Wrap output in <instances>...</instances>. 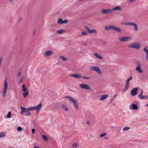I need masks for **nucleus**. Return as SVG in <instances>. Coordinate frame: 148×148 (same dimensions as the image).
Returning <instances> with one entry per match:
<instances>
[{"label":"nucleus","mask_w":148,"mask_h":148,"mask_svg":"<svg viewBox=\"0 0 148 148\" xmlns=\"http://www.w3.org/2000/svg\"><path fill=\"white\" fill-rule=\"evenodd\" d=\"M105 29L107 31L112 29L115 31H117L119 33L121 32V28L118 27H116L113 25H110L108 26H105Z\"/></svg>","instance_id":"nucleus-1"},{"label":"nucleus","mask_w":148,"mask_h":148,"mask_svg":"<svg viewBox=\"0 0 148 148\" xmlns=\"http://www.w3.org/2000/svg\"><path fill=\"white\" fill-rule=\"evenodd\" d=\"M21 110L20 114L23 115L29 116L30 115V112L29 111L28 108L21 106L20 108Z\"/></svg>","instance_id":"nucleus-2"},{"label":"nucleus","mask_w":148,"mask_h":148,"mask_svg":"<svg viewBox=\"0 0 148 148\" xmlns=\"http://www.w3.org/2000/svg\"><path fill=\"white\" fill-rule=\"evenodd\" d=\"M127 47L129 48H134L138 50L140 48V45L139 43L137 42L130 44L128 45Z\"/></svg>","instance_id":"nucleus-3"},{"label":"nucleus","mask_w":148,"mask_h":148,"mask_svg":"<svg viewBox=\"0 0 148 148\" xmlns=\"http://www.w3.org/2000/svg\"><path fill=\"white\" fill-rule=\"evenodd\" d=\"M135 65L137 66L136 68V71H138L139 73H143V71L141 68V63L138 61H135Z\"/></svg>","instance_id":"nucleus-4"},{"label":"nucleus","mask_w":148,"mask_h":148,"mask_svg":"<svg viewBox=\"0 0 148 148\" xmlns=\"http://www.w3.org/2000/svg\"><path fill=\"white\" fill-rule=\"evenodd\" d=\"M121 24L123 25H131L134 26L135 31H137L138 30V26L137 24L131 22H123Z\"/></svg>","instance_id":"nucleus-5"},{"label":"nucleus","mask_w":148,"mask_h":148,"mask_svg":"<svg viewBox=\"0 0 148 148\" xmlns=\"http://www.w3.org/2000/svg\"><path fill=\"white\" fill-rule=\"evenodd\" d=\"M65 98H68L70 101L72 102L74 107L77 109L78 108V104L77 101L75 99L72 98L69 96H67Z\"/></svg>","instance_id":"nucleus-6"},{"label":"nucleus","mask_w":148,"mask_h":148,"mask_svg":"<svg viewBox=\"0 0 148 148\" xmlns=\"http://www.w3.org/2000/svg\"><path fill=\"white\" fill-rule=\"evenodd\" d=\"M8 87V83L7 82V79H5L4 82V88L2 94V96L3 97H5L6 96Z\"/></svg>","instance_id":"nucleus-7"},{"label":"nucleus","mask_w":148,"mask_h":148,"mask_svg":"<svg viewBox=\"0 0 148 148\" xmlns=\"http://www.w3.org/2000/svg\"><path fill=\"white\" fill-rule=\"evenodd\" d=\"M89 69L92 71H96L98 73L101 74L102 72L99 68L97 66H91Z\"/></svg>","instance_id":"nucleus-8"},{"label":"nucleus","mask_w":148,"mask_h":148,"mask_svg":"<svg viewBox=\"0 0 148 148\" xmlns=\"http://www.w3.org/2000/svg\"><path fill=\"white\" fill-rule=\"evenodd\" d=\"M132 79V77L131 76L127 80L125 87L123 90V92H125L128 89L129 86V82Z\"/></svg>","instance_id":"nucleus-9"},{"label":"nucleus","mask_w":148,"mask_h":148,"mask_svg":"<svg viewBox=\"0 0 148 148\" xmlns=\"http://www.w3.org/2000/svg\"><path fill=\"white\" fill-rule=\"evenodd\" d=\"M132 38L130 36H124L119 38V40L121 42H125L130 40Z\"/></svg>","instance_id":"nucleus-10"},{"label":"nucleus","mask_w":148,"mask_h":148,"mask_svg":"<svg viewBox=\"0 0 148 148\" xmlns=\"http://www.w3.org/2000/svg\"><path fill=\"white\" fill-rule=\"evenodd\" d=\"M85 28L89 34H91L93 33L95 34H97V31L95 29L90 30V28L87 26H85Z\"/></svg>","instance_id":"nucleus-11"},{"label":"nucleus","mask_w":148,"mask_h":148,"mask_svg":"<svg viewBox=\"0 0 148 148\" xmlns=\"http://www.w3.org/2000/svg\"><path fill=\"white\" fill-rule=\"evenodd\" d=\"M79 87L83 89H86V90H90L91 89V87L90 86L86 84H79Z\"/></svg>","instance_id":"nucleus-12"},{"label":"nucleus","mask_w":148,"mask_h":148,"mask_svg":"<svg viewBox=\"0 0 148 148\" xmlns=\"http://www.w3.org/2000/svg\"><path fill=\"white\" fill-rule=\"evenodd\" d=\"M101 11L102 13L104 14H111L112 13V10L110 9H103L101 10Z\"/></svg>","instance_id":"nucleus-13"},{"label":"nucleus","mask_w":148,"mask_h":148,"mask_svg":"<svg viewBox=\"0 0 148 148\" xmlns=\"http://www.w3.org/2000/svg\"><path fill=\"white\" fill-rule=\"evenodd\" d=\"M138 88H134L131 91V94L132 96H136L138 92Z\"/></svg>","instance_id":"nucleus-14"},{"label":"nucleus","mask_w":148,"mask_h":148,"mask_svg":"<svg viewBox=\"0 0 148 148\" xmlns=\"http://www.w3.org/2000/svg\"><path fill=\"white\" fill-rule=\"evenodd\" d=\"M68 22V21L66 19L64 20H62V19L60 18L58 19V23L62 24L63 23H67Z\"/></svg>","instance_id":"nucleus-15"},{"label":"nucleus","mask_w":148,"mask_h":148,"mask_svg":"<svg viewBox=\"0 0 148 148\" xmlns=\"http://www.w3.org/2000/svg\"><path fill=\"white\" fill-rule=\"evenodd\" d=\"M147 48V46L145 47L143 49V51L146 54L145 58L146 60L148 61V49Z\"/></svg>","instance_id":"nucleus-16"},{"label":"nucleus","mask_w":148,"mask_h":148,"mask_svg":"<svg viewBox=\"0 0 148 148\" xmlns=\"http://www.w3.org/2000/svg\"><path fill=\"white\" fill-rule=\"evenodd\" d=\"M53 53L52 51H45L44 53V56H51Z\"/></svg>","instance_id":"nucleus-17"},{"label":"nucleus","mask_w":148,"mask_h":148,"mask_svg":"<svg viewBox=\"0 0 148 148\" xmlns=\"http://www.w3.org/2000/svg\"><path fill=\"white\" fill-rule=\"evenodd\" d=\"M122 10V8L120 6H116L113 8L111 10H112V11L118 10L121 11Z\"/></svg>","instance_id":"nucleus-18"},{"label":"nucleus","mask_w":148,"mask_h":148,"mask_svg":"<svg viewBox=\"0 0 148 148\" xmlns=\"http://www.w3.org/2000/svg\"><path fill=\"white\" fill-rule=\"evenodd\" d=\"M42 104L40 103L37 106H34L35 110H36L37 112H39L42 107Z\"/></svg>","instance_id":"nucleus-19"},{"label":"nucleus","mask_w":148,"mask_h":148,"mask_svg":"<svg viewBox=\"0 0 148 148\" xmlns=\"http://www.w3.org/2000/svg\"><path fill=\"white\" fill-rule=\"evenodd\" d=\"M70 76L71 77H73L75 78H78L82 77V76L81 75L79 74H77L71 75Z\"/></svg>","instance_id":"nucleus-20"},{"label":"nucleus","mask_w":148,"mask_h":148,"mask_svg":"<svg viewBox=\"0 0 148 148\" xmlns=\"http://www.w3.org/2000/svg\"><path fill=\"white\" fill-rule=\"evenodd\" d=\"M108 96V95H102L101 97L100 98V101H103L105 99H107Z\"/></svg>","instance_id":"nucleus-21"},{"label":"nucleus","mask_w":148,"mask_h":148,"mask_svg":"<svg viewBox=\"0 0 148 148\" xmlns=\"http://www.w3.org/2000/svg\"><path fill=\"white\" fill-rule=\"evenodd\" d=\"M93 55L95 57L101 60L103 58L102 56H101L99 54L97 53H94Z\"/></svg>","instance_id":"nucleus-22"},{"label":"nucleus","mask_w":148,"mask_h":148,"mask_svg":"<svg viewBox=\"0 0 148 148\" xmlns=\"http://www.w3.org/2000/svg\"><path fill=\"white\" fill-rule=\"evenodd\" d=\"M65 31L63 29H58L56 31V33L58 34H62Z\"/></svg>","instance_id":"nucleus-23"},{"label":"nucleus","mask_w":148,"mask_h":148,"mask_svg":"<svg viewBox=\"0 0 148 148\" xmlns=\"http://www.w3.org/2000/svg\"><path fill=\"white\" fill-rule=\"evenodd\" d=\"M22 91L23 92H25L28 91L27 88L25 87V85L24 84H23L22 85Z\"/></svg>","instance_id":"nucleus-24"},{"label":"nucleus","mask_w":148,"mask_h":148,"mask_svg":"<svg viewBox=\"0 0 148 148\" xmlns=\"http://www.w3.org/2000/svg\"><path fill=\"white\" fill-rule=\"evenodd\" d=\"M29 94V92L28 91H27L26 92H24L23 93V97L24 98H26Z\"/></svg>","instance_id":"nucleus-25"},{"label":"nucleus","mask_w":148,"mask_h":148,"mask_svg":"<svg viewBox=\"0 0 148 148\" xmlns=\"http://www.w3.org/2000/svg\"><path fill=\"white\" fill-rule=\"evenodd\" d=\"M132 108L134 110H137L138 109V108L137 106L135 104H133L132 105Z\"/></svg>","instance_id":"nucleus-26"},{"label":"nucleus","mask_w":148,"mask_h":148,"mask_svg":"<svg viewBox=\"0 0 148 148\" xmlns=\"http://www.w3.org/2000/svg\"><path fill=\"white\" fill-rule=\"evenodd\" d=\"M42 137L45 141H48V140L47 137L45 135H42Z\"/></svg>","instance_id":"nucleus-27"},{"label":"nucleus","mask_w":148,"mask_h":148,"mask_svg":"<svg viewBox=\"0 0 148 148\" xmlns=\"http://www.w3.org/2000/svg\"><path fill=\"white\" fill-rule=\"evenodd\" d=\"M148 98V96H142L140 97L139 98L141 99H147Z\"/></svg>","instance_id":"nucleus-28"},{"label":"nucleus","mask_w":148,"mask_h":148,"mask_svg":"<svg viewBox=\"0 0 148 148\" xmlns=\"http://www.w3.org/2000/svg\"><path fill=\"white\" fill-rule=\"evenodd\" d=\"M61 107H62L63 108L64 110L65 111H67L68 110V109L66 106V105L64 104H63L61 106Z\"/></svg>","instance_id":"nucleus-29"},{"label":"nucleus","mask_w":148,"mask_h":148,"mask_svg":"<svg viewBox=\"0 0 148 148\" xmlns=\"http://www.w3.org/2000/svg\"><path fill=\"white\" fill-rule=\"evenodd\" d=\"M6 136V134L3 132H0V138Z\"/></svg>","instance_id":"nucleus-30"},{"label":"nucleus","mask_w":148,"mask_h":148,"mask_svg":"<svg viewBox=\"0 0 148 148\" xmlns=\"http://www.w3.org/2000/svg\"><path fill=\"white\" fill-rule=\"evenodd\" d=\"M60 58L63 61H65L67 60V58H66L64 56H60Z\"/></svg>","instance_id":"nucleus-31"},{"label":"nucleus","mask_w":148,"mask_h":148,"mask_svg":"<svg viewBox=\"0 0 148 148\" xmlns=\"http://www.w3.org/2000/svg\"><path fill=\"white\" fill-rule=\"evenodd\" d=\"M144 92L143 90L142 89L141 90V91L140 92V94L138 95V98H139L140 97L142 96L143 95V94Z\"/></svg>","instance_id":"nucleus-32"},{"label":"nucleus","mask_w":148,"mask_h":148,"mask_svg":"<svg viewBox=\"0 0 148 148\" xmlns=\"http://www.w3.org/2000/svg\"><path fill=\"white\" fill-rule=\"evenodd\" d=\"M11 112H8L7 115V117L8 118H10L11 117Z\"/></svg>","instance_id":"nucleus-33"},{"label":"nucleus","mask_w":148,"mask_h":148,"mask_svg":"<svg viewBox=\"0 0 148 148\" xmlns=\"http://www.w3.org/2000/svg\"><path fill=\"white\" fill-rule=\"evenodd\" d=\"M130 127H125L123 129V131H125V130H127L128 129H130Z\"/></svg>","instance_id":"nucleus-34"},{"label":"nucleus","mask_w":148,"mask_h":148,"mask_svg":"<svg viewBox=\"0 0 148 148\" xmlns=\"http://www.w3.org/2000/svg\"><path fill=\"white\" fill-rule=\"evenodd\" d=\"M72 146L73 148H76L77 147V144L76 143H74L72 145Z\"/></svg>","instance_id":"nucleus-35"},{"label":"nucleus","mask_w":148,"mask_h":148,"mask_svg":"<svg viewBox=\"0 0 148 148\" xmlns=\"http://www.w3.org/2000/svg\"><path fill=\"white\" fill-rule=\"evenodd\" d=\"M88 34L86 31H84L82 33V35H87Z\"/></svg>","instance_id":"nucleus-36"},{"label":"nucleus","mask_w":148,"mask_h":148,"mask_svg":"<svg viewBox=\"0 0 148 148\" xmlns=\"http://www.w3.org/2000/svg\"><path fill=\"white\" fill-rule=\"evenodd\" d=\"M23 77L22 76L21 77V78L19 82V84H21L23 80Z\"/></svg>","instance_id":"nucleus-37"},{"label":"nucleus","mask_w":148,"mask_h":148,"mask_svg":"<svg viewBox=\"0 0 148 148\" xmlns=\"http://www.w3.org/2000/svg\"><path fill=\"white\" fill-rule=\"evenodd\" d=\"M28 109H29V110H35V107H31L28 108Z\"/></svg>","instance_id":"nucleus-38"},{"label":"nucleus","mask_w":148,"mask_h":148,"mask_svg":"<svg viewBox=\"0 0 148 148\" xmlns=\"http://www.w3.org/2000/svg\"><path fill=\"white\" fill-rule=\"evenodd\" d=\"M17 130L18 131H21L22 130V128L20 127H18L17 128Z\"/></svg>","instance_id":"nucleus-39"},{"label":"nucleus","mask_w":148,"mask_h":148,"mask_svg":"<svg viewBox=\"0 0 148 148\" xmlns=\"http://www.w3.org/2000/svg\"><path fill=\"white\" fill-rule=\"evenodd\" d=\"M136 0H129V2L131 3H134Z\"/></svg>","instance_id":"nucleus-40"},{"label":"nucleus","mask_w":148,"mask_h":148,"mask_svg":"<svg viewBox=\"0 0 148 148\" xmlns=\"http://www.w3.org/2000/svg\"><path fill=\"white\" fill-rule=\"evenodd\" d=\"M35 132V130L34 129H32V133L33 134H34Z\"/></svg>","instance_id":"nucleus-41"},{"label":"nucleus","mask_w":148,"mask_h":148,"mask_svg":"<svg viewBox=\"0 0 148 148\" xmlns=\"http://www.w3.org/2000/svg\"><path fill=\"white\" fill-rule=\"evenodd\" d=\"M106 135V133H104V134H101L100 135V137H103V136H104Z\"/></svg>","instance_id":"nucleus-42"},{"label":"nucleus","mask_w":148,"mask_h":148,"mask_svg":"<svg viewBox=\"0 0 148 148\" xmlns=\"http://www.w3.org/2000/svg\"><path fill=\"white\" fill-rule=\"evenodd\" d=\"M82 77L83 78L85 79H89L90 78L89 77H84V76H83V77L82 76Z\"/></svg>","instance_id":"nucleus-43"},{"label":"nucleus","mask_w":148,"mask_h":148,"mask_svg":"<svg viewBox=\"0 0 148 148\" xmlns=\"http://www.w3.org/2000/svg\"><path fill=\"white\" fill-rule=\"evenodd\" d=\"M34 148H41L39 147L38 146H34Z\"/></svg>","instance_id":"nucleus-44"},{"label":"nucleus","mask_w":148,"mask_h":148,"mask_svg":"<svg viewBox=\"0 0 148 148\" xmlns=\"http://www.w3.org/2000/svg\"><path fill=\"white\" fill-rule=\"evenodd\" d=\"M36 33V30H34L33 32V35H34L35 33Z\"/></svg>","instance_id":"nucleus-45"},{"label":"nucleus","mask_w":148,"mask_h":148,"mask_svg":"<svg viewBox=\"0 0 148 148\" xmlns=\"http://www.w3.org/2000/svg\"><path fill=\"white\" fill-rule=\"evenodd\" d=\"M21 72H19V73H18V76H20V75H21Z\"/></svg>","instance_id":"nucleus-46"},{"label":"nucleus","mask_w":148,"mask_h":148,"mask_svg":"<svg viewBox=\"0 0 148 148\" xmlns=\"http://www.w3.org/2000/svg\"><path fill=\"white\" fill-rule=\"evenodd\" d=\"M86 123L87 124H90V122L89 121H87L86 122Z\"/></svg>","instance_id":"nucleus-47"},{"label":"nucleus","mask_w":148,"mask_h":148,"mask_svg":"<svg viewBox=\"0 0 148 148\" xmlns=\"http://www.w3.org/2000/svg\"><path fill=\"white\" fill-rule=\"evenodd\" d=\"M146 106L148 107V103L146 105Z\"/></svg>","instance_id":"nucleus-48"},{"label":"nucleus","mask_w":148,"mask_h":148,"mask_svg":"<svg viewBox=\"0 0 148 148\" xmlns=\"http://www.w3.org/2000/svg\"><path fill=\"white\" fill-rule=\"evenodd\" d=\"M116 96H117V95H116L115 96V97H114V98L116 97Z\"/></svg>","instance_id":"nucleus-49"},{"label":"nucleus","mask_w":148,"mask_h":148,"mask_svg":"<svg viewBox=\"0 0 148 148\" xmlns=\"http://www.w3.org/2000/svg\"><path fill=\"white\" fill-rule=\"evenodd\" d=\"M83 45H86V44H83Z\"/></svg>","instance_id":"nucleus-50"},{"label":"nucleus","mask_w":148,"mask_h":148,"mask_svg":"<svg viewBox=\"0 0 148 148\" xmlns=\"http://www.w3.org/2000/svg\"><path fill=\"white\" fill-rule=\"evenodd\" d=\"M10 1H12L13 0H9Z\"/></svg>","instance_id":"nucleus-51"},{"label":"nucleus","mask_w":148,"mask_h":148,"mask_svg":"<svg viewBox=\"0 0 148 148\" xmlns=\"http://www.w3.org/2000/svg\"><path fill=\"white\" fill-rule=\"evenodd\" d=\"M91 91H93V90H91Z\"/></svg>","instance_id":"nucleus-52"}]
</instances>
